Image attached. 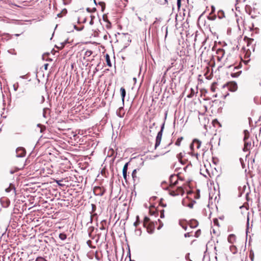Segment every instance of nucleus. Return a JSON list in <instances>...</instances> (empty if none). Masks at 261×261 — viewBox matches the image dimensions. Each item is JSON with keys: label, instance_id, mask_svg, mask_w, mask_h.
I'll use <instances>...</instances> for the list:
<instances>
[{"label": "nucleus", "instance_id": "16", "mask_svg": "<svg viewBox=\"0 0 261 261\" xmlns=\"http://www.w3.org/2000/svg\"><path fill=\"white\" fill-rule=\"evenodd\" d=\"M198 225V222L196 220H192L190 221V226L191 228H195Z\"/></svg>", "mask_w": 261, "mask_h": 261}, {"label": "nucleus", "instance_id": "64", "mask_svg": "<svg viewBox=\"0 0 261 261\" xmlns=\"http://www.w3.org/2000/svg\"><path fill=\"white\" fill-rule=\"evenodd\" d=\"M87 11H88V12H90V8H88L87 9Z\"/></svg>", "mask_w": 261, "mask_h": 261}, {"label": "nucleus", "instance_id": "47", "mask_svg": "<svg viewBox=\"0 0 261 261\" xmlns=\"http://www.w3.org/2000/svg\"><path fill=\"white\" fill-rule=\"evenodd\" d=\"M60 181H59V180H56V182L57 183V184L60 186H63V185L61 184L60 183Z\"/></svg>", "mask_w": 261, "mask_h": 261}, {"label": "nucleus", "instance_id": "22", "mask_svg": "<svg viewBox=\"0 0 261 261\" xmlns=\"http://www.w3.org/2000/svg\"><path fill=\"white\" fill-rule=\"evenodd\" d=\"M19 170V169L18 168L15 167L14 169H11L9 171V172L10 174H14V173L17 172Z\"/></svg>", "mask_w": 261, "mask_h": 261}, {"label": "nucleus", "instance_id": "6", "mask_svg": "<svg viewBox=\"0 0 261 261\" xmlns=\"http://www.w3.org/2000/svg\"><path fill=\"white\" fill-rule=\"evenodd\" d=\"M184 190L181 187H178L176 190L169 189V194L172 196L182 195L184 193Z\"/></svg>", "mask_w": 261, "mask_h": 261}, {"label": "nucleus", "instance_id": "4", "mask_svg": "<svg viewBox=\"0 0 261 261\" xmlns=\"http://www.w3.org/2000/svg\"><path fill=\"white\" fill-rule=\"evenodd\" d=\"M165 123H163L161 127L160 130L158 132L155 139V148L156 149L160 144L164 128Z\"/></svg>", "mask_w": 261, "mask_h": 261}, {"label": "nucleus", "instance_id": "25", "mask_svg": "<svg viewBox=\"0 0 261 261\" xmlns=\"http://www.w3.org/2000/svg\"><path fill=\"white\" fill-rule=\"evenodd\" d=\"M129 164V162H127L125 164L124 166H123L122 172H127V169H128V166Z\"/></svg>", "mask_w": 261, "mask_h": 261}, {"label": "nucleus", "instance_id": "38", "mask_svg": "<svg viewBox=\"0 0 261 261\" xmlns=\"http://www.w3.org/2000/svg\"><path fill=\"white\" fill-rule=\"evenodd\" d=\"M136 234H138L139 236H141V229H139L136 230Z\"/></svg>", "mask_w": 261, "mask_h": 261}, {"label": "nucleus", "instance_id": "54", "mask_svg": "<svg viewBox=\"0 0 261 261\" xmlns=\"http://www.w3.org/2000/svg\"><path fill=\"white\" fill-rule=\"evenodd\" d=\"M133 81H134L135 83H136L137 82V79L136 77H134Z\"/></svg>", "mask_w": 261, "mask_h": 261}, {"label": "nucleus", "instance_id": "11", "mask_svg": "<svg viewBox=\"0 0 261 261\" xmlns=\"http://www.w3.org/2000/svg\"><path fill=\"white\" fill-rule=\"evenodd\" d=\"M0 202L3 207L6 208L9 206L10 201L8 198L4 197L0 199Z\"/></svg>", "mask_w": 261, "mask_h": 261}, {"label": "nucleus", "instance_id": "42", "mask_svg": "<svg viewBox=\"0 0 261 261\" xmlns=\"http://www.w3.org/2000/svg\"><path fill=\"white\" fill-rule=\"evenodd\" d=\"M180 225L182 227L183 229H184L185 230L187 229V226L186 225H183L180 223Z\"/></svg>", "mask_w": 261, "mask_h": 261}, {"label": "nucleus", "instance_id": "7", "mask_svg": "<svg viewBox=\"0 0 261 261\" xmlns=\"http://www.w3.org/2000/svg\"><path fill=\"white\" fill-rule=\"evenodd\" d=\"M227 86L228 87V90L231 92H235L238 89V85L236 82H230L226 83L224 85L223 87H225Z\"/></svg>", "mask_w": 261, "mask_h": 261}, {"label": "nucleus", "instance_id": "17", "mask_svg": "<svg viewBox=\"0 0 261 261\" xmlns=\"http://www.w3.org/2000/svg\"><path fill=\"white\" fill-rule=\"evenodd\" d=\"M120 93H121V96L122 97V102H123L124 100V98H125V96L126 95V91H125V89L123 87H121L120 88Z\"/></svg>", "mask_w": 261, "mask_h": 261}, {"label": "nucleus", "instance_id": "46", "mask_svg": "<svg viewBox=\"0 0 261 261\" xmlns=\"http://www.w3.org/2000/svg\"><path fill=\"white\" fill-rule=\"evenodd\" d=\"M188 207H189L190 208H192L193 207V203H190L188 204Z\"/></svg>", "mask_w": 261, "mask_h": 261}, {"label": "nucleus", "instance_id": "59", "mask_svg": "<svg viewBox=\"0 0 261 261\" xmlns=\"http://www.w3.org/2000/svg\"><path fill=\"white\" fill-rule=\"evenodd\" d=\"M20 77L24 79L25 78V76L24 75L20 76Z\"/></svg>", "mask_w": 261, "mask_h": 261}, {"label": "nucleus", "instance_id": "26", "mask_svg": "<svg viewBox=\"0 0 261 261\" xmlns=\"http://www.w3.org/2000/svg\"><path fill=\"white\" fill-rule=\"evenodd\" d=\"M136 174H137V169H135L133 171L132 173V177L134 179V180H135V178H137Z\"/></svg>", "mask_w": 261, "mask_h": 261}, {"label": "nucleus", "instance_id": "28", "mask_svg": "<svg viewBox=\"0 0 261 261\" xmlns=\"http://www.w3.org/2000/svg\"><path fill=\"white\" fill-rule=\"evenodd\" d=\"M182 137L178 138L175 142V145L177 146H179L180 144V142L182 140Z\"/></svg>", "mask_w": 261, "mask_h": 261}, {"label": "nucleus", "instance_id": "35", "mask_svg": "<svg viewBox=\"0 0 261 261\" xmlns=\"http://www.w3.org/2000/svg\"><path fill=\"white\" fill-rule=\"evenodd\" d=\"M92 54V51L91 50H87L85 52V55L87 57H89Z\"/></svg>", "mask_w": 261, "mask_h": 261}, {"label": "nucleus", "instance_id": "9", "mask_svg": "<svg viewBox=\"0 0 261 261\" xmlns=\"http://www.w3.org/2000/svg\"><path fill=\"white\" fill-rule=\"evenodd\" d=\"M106 190L103 188H101L100 187H95L94 188V192L96 195L101 196L104 194Z\"/></svg>", "mask_w": 261, "mask_h": 261}, {"label": "nucleus", "instance_id": "21", "mask_svg": "<svg viewBox=\"0 0 261 261\" xmlns=\"http://www.w3.org/2000/svg\"><path fill=\"white\" fill-rule=\"evenodd\" d=\"M59 238L61 240H65L66 238H67V236L66 234L64 233H61L59 234Z\"/></svg>", "mask_w": 261, "mask_h": 261}, {"label": "nucleus", "instance_id": "3", "mask_svg": "<svg viewBox=\"0 0 261 261\" xmlns=\"http://www.w3.org/2000/svg\"><path fill=\"white\" fill-rule=\"evenodd\" d=\"M245 10L248 12L249 14L251 15L252 18H256L259 14V10L255 7L251 8L249 6H246Z\"/></svg>", "mask_w": 261, "mask_h": 261}, {"label": "nucleus", "instance_id": "5", "mask_svg": "<svg viewBox=\"0 0 261 261\" xmlns=\"http://www.w3.org/2000/svg\"><path fill=\"white\" fill-rule=\"evenodd\" d=\"M244 147L243 148L244 151L248 150L249 149V147L251 146V143L248 142L247 141V140L249 138V133L247 130H245L244 131Z\"/></svg>", "mask_w": 261, "mask_h": 261}, {"label": "nucleus", "instance_id": "32", "mask_svg": "<svg viewBox=\"0 0 261 261\" xmlns=\"http://www.w3.org/2000/svg\"><path fill=\"white\" fill-rule=\"evenodd\" d=\"M35 261H47V260L43 257L39 256L36 258Z\"/></svg>", "mask_w": 261, "mask_h": 261}, {"label": "nucleus", "instance_id": "52", "mask_svg": "<svg viewBox=\"0 0 261 261\" xmlns=\"http://www.w3.org/2000/svg\"><path fill=\"white\" fill-rule=\"evenodd\" d=\"M154 125H155V123H153L152 124V125H151V126H149L150 128H152V127H153V126H154Z\"/></svg>", "mask_w": 261, "mask_h": 261}, {"label": "nucleus", "instance_id": "63", "mask_svg": "<svg viewBox=\"0 0 261 261\" xmlns=\"http://www.w3.org/2000/svg\"><path fill=\"white\" fill-rule=\"evenodd\" d=\"M243 62H244V64H247V61H243Z\"/></svg>", "mask_w": 261, "mask_h": 261}, {"label": "nucleus", "instance_id": "44", "mask_svg": "<svg viewBox=\"0 0 261 261\" xmlns=\"http://www.w3.org/2000/svg\"><path fill=\"white\" fill-rule=\"evenodd\" d=\"M184 236L185 238L190 237L191 236L189 232L186 233Z\"/></svg>", "mask_w": 261, "mask_h": 261}, {"label": "nucleus", "instance_id": "8", "mask_svg": "<svg viewBox=\"0 0 261 261\" xmlns=\"http://www.w3.org/2000/svg\"><path fill=\"white\" fill-rule=\"evenodd\" d=\"M16 157L23 158L25 155L26 150L24 148L19 147L16 149Z\"/></svg>", "mask_w": 261, "mask_h": 261}, {"label": "nucleus", "instance_id": "48", "mask_svg": "<svg viewBox=\"0 0 261 261\" xmlns=\"http://www.w3.org/2000/svg\"><path fill=\"white\" fill-rule=\"evenodd\" d=\"M200 232V230H197L196 232H195V234L196 235L197 237H198V234Z\"/></svg>", "mask_w": 261, "mask_h": 261}, {"label": "nucleus", "instance_id": "33", "mask_svg": "<svg viewBox=\"0 0 261 261\" xmlns=\"http://www.w3.org/2000/svg\"><path fill=\"white\" fill-rule=\"evenodd\" d=\"M106 60L107 62V65H111L109 56L108 55H106Z\"/></svg>", "mask_w": 261, "mask_h": 261}, {"label": "nucleus", "instance_id": "45", "mask_svg": "<svg viewBox=\"0 0 261 261\" xmlns=\"http://www.w3.org/2000/svg\"><path fill=\"white\" fill-rule=\"evenodd\" d=\"M179 161L180 162V163L182 164V165H184L186 164V161H184L182 160H179Z\"/></svg>", "mask_w": 261, "mask_h": 261}, {"label": "nucleus", "instance_id": "13", "mask_svg": "<svg viewBox=\"0 0 261 261\" xmlns=\"http://www.w3.org/2000/svg\"><path fill=\"white\" fill-rule=\"evenodd\" d=\"M178 177L175 175H171L170 176L169 180L170 182V187L172 188V187L176 185L178 183Z\"/></svg>", "mask_w": 261, "mask_h": 261}, {"label": "nucleus", "instance_id": "50", "mask_svg": "<svg viewBox=\"0 0 261 261\" xmlns=\"http://www.w3.org/2000/svg\"><path fill=\"white\" fill-rule=\"evenodd\" d=\"M188 166L187 165V166H185V167L183 168V169L185 170V171H186V170H187V169L188 168Z\"/></svg>", "mask_w": 261, "mask_h": 261}, {"label": "nucleus", "instance_id": "51", "mask_svg": "<svg viewBox=\"0 0 261 261\" xmlns=\"http://www.w3.org/2000/svg\"><path fill=\"white\" fill-rule=\"evenodd\" d=\"M90 24L91 25H92L93 24V20H92V19H91V21L90 22Z\"/></svg>", "mask_w": 261, "mask_h": 261}, {"label": "nucleus", "instance_id": "2", "mask_svg": "<svg viewBox=\"0 0 261 261\" xmlns=\"http://www.w3.org/2000/svg\"><path fill=\"white\" fill-rule=\"evenodd\" d=\"M215 66H204L203 69V75L207 80H211L213 75V69L212 67Z\"/></svg>", "mask_w": 261, "mask_h": 261}, {"label": "nucleus", "instance_id": "24", "mask_svg": "<svg viewBox=\"0 0 261 261\" xmlns=\"http://www.w3.org/2000/svg\"><path fill=\"white\" fill-rule=\"evenodd\" d=\"M217 84V83L214 82L213 83L211 86V90L212 92H214L215 91L216 89V85Z\"/></svg>", "mask_w": 261, "mask_h": 261}, {"label": "nucleus", "instance_id": "62", "mask_svg": "<svg viewBox=\"0 0 261 261\" xmlns=\"http://www.w3.org/2000/svg\"><path fill=\"white\" fill-rule=\"evenodd\" d=\"M194 155L196 156V157L197 158L198 156V154L197 153L195 154Z\"/></svg>", "mask_w": 261, "mask_h": 261}, {"label": "nucleus", "instance_id": "12", "mask_svg": "<svg viewBox=\"0 0 261 261\" xmlns=\"http://www.w3.org/2000/svg\"><path fill=\"white\" fill-rule=\"evenodd\" d=\"M201 142L197 139H194L193 142L190 144V148L192 150H194V147L199 149L201 146Z\"/></svg>", "mask_w": 261, "mask_h": 261}, {"label": "nucleus", "instance_id": "34", "mask_svg": "<svg viewBox=\"0 0 261 261\" xmlns=\"http://www.w3.org/2000/svg\"><path fill=\"white\" fill-rule=\"evenodd\" d=\"M183 156L184 155L182 153L180 152L177 155V158H178V160H182Z\"/></svg>", "mask_w": 261, "mask_h": 261}, {"label": "nucleus", "instance_id": "29", "mask_svg": "<svg viewBox=\"0 0 261 261\" xmlns=\"http://www.w3.org/2000/svg\"><path fill=\"white\" fill-rule=\"evenodd\" d=\"M94 230V228L93 227H90L89 229H88V233H89V237L91 238L92 239H93V238H92L91 237V233H92V232Z\"/></svg>", "mask_w": 261, "mask_h": 261}, {"label": "nucleus", "instance_id": "49", "mask_svg": "<svg viewBox=\"0 0 261 261\" xmlns=\"http://www.w3.org/2000/svg\"><path fill=\"white\" fill-rule=\"evenodd\" d=\"M211 8H212V12H211V13H213L215 11V7L214 6H212Z\"/></svg>", "mask_w": 261, "mask_h": 261}, {"label": "nucleus", "instance_id": "40", "mask_svg": "<svg viewBox=\"0 0 261 261\" xmlns=\"http://www.w3.org/2000/svg\"><path fill=\"white\" fill-rule=\"evenodd\" d=\"M177 5L178 8L179 9L181 6V0L177 1Z\"/></svg>", "mask_w": 261, "mask_h": 261}, {"label": "nucleus", "instance_id": "1", "mask_svg": "<svg viewBox=\"0 0 261 261\" xmlns=\"http://www.w3.org/2000/svg\"><path fill=\"white\" fill-rule=\"evenodd\" d=\"M244 41L246 43V46H243L242 47V49L244 50V51H249L250 53H251V51H254V40L253 39L245 38Z\"/></svg>", "mask_w": 261, "mask_h": 261}, {"label": "nucleus", "instance_id": "27", "mask_svg": "<svg viewBox=\"0 0 261 261\" xmlns=\"http://www.w3.org/2000/svg\"><path fill=\"white\" fill-rule=\"evenodd\" d=\"M13 89L15 91H16L19 87V84L17 82L13 84Z\"/></svg>", "mask_w": 261, "mask_h": 261}, {"label": "nucleus", "instance_id": "61", "mask_svg": "<svg viewBox=\"0 0 261 261\" xmlns=\"http://www.w3.org/2000/svg\"><path fill=\"white\" fill-rule=\"evenodd\" d=\"M213 97H217V94H215V95L213 96Z\"/></svg>", "mask_w": 261, "mask_h": 261}, {"label": "nucleus", "instance_id": "23", "mask_svg": "<svg viewBox=\"0 0 261 261\" xmlns=\"http://www.w3.org/2000/svg\"><path fill=\"white\" fill-rule=\"evenodd\" d=\"M106 223V221L103 220L100 223V226L99 227V229L100 230H105L106 229V228L105 227V225L104 224Z\"/></svg>", "mask_w": 261, "mask_h": 261}, {"label": "nucleus", "instance_id": "43", "mask_svg": "<svg viewBox=\"0 0 261 261\" xmlns=\"http://www.w3.org/2000/svg\"><path fill=\"white\" fill-rule=\"evenodd\" d=\"M92 243V241L91 240H88L87 241V245L90 247H91V244Z\"/></svg>", "mask_w": 261, "mask_h": 261}, {"label": "nucleus", "instance_id": "56", "mask_svg": "<svg viewBox=\"0 0 261 261\" xmlns=\"http://www.w3.org/2000/svg\"><path fill=\"white\" fill-rule=\"evenodd\" d=\"M163 226V224H162L161 225H160L159 227L158 228V229H161V228Z\"/></svg>", "mask_w": 261, "mask_h": 261}, {"label": "nucleus", "instance_id": "18", "mask_svg": "<svg viewBox=\"0 0 261 261\" xmlns=\"http://www.w3.org/2000/svg\"><path fill=\"white\" fill-rule=\"evenodd\" d=\"M12 190L15 192V188L14 187V185L12 184H10L9 187L5 189V191L7 193H9Z\"/></svg>", "mask_w": 261, "mask_h": 261}, {"label": "nucleus", "instance_id": "37", "mask_svg": "<svg viewBox=\"0 0 261 261\" xmlns=\"http://www.w3.org/2000/svg\"><path fill=\"white\" fill-rule=\"evenodd\" d=\"M91 206H92V212H95L96 210V205L94 204H92Z\"/></svg>", "mask_w": 261, "mask_h": 261}, {"label": "nucleus", "instance_id": "57", "mask_svg": "<svg viewBox=\"0 0 261 261\" xmlns=\"http://www.w3.org/2000/svg\"><path fill=\"white\" fill-rule=\"evenodd\" d=\"M58 17H61V16H62V14H61V13H59V14H58Z\"/></svg>", "mask_w": 261, "mask_h": 261}, {"label": "nucleus", "instance_id": "15", "mask_svg": "<svg viewBox=\"0 0 261 261\" xmlns=\"http://www.w3.org/2000/svg\"><path fill=\"white\" fill-rule=\"evenodd\" d=\"M242 66H235V67L234 68V71H235L236 72L231 73V76L232 77H237L241 74V73H242V71L241 70L238 71V70Z\"/></svg>", "mask_w": 261, "mask_h": 261}, {"label": "nucleus", "instance_id": "31", "mask_svg": "<svg viewBox=\"0 0 261 261\" xmlns=\"http://www.w3.org/2000/svg\"><path fill=\"white\" fill-rule=\"evenodd\" d=\"M139 217L138 216H137L136 217V221L134 223V225L136 227H137L139 223Z\"/></svg>", "mask_w": 261, "mask_h": 261}, {"label": "nucleus", "instance_id": "58", "mask_svg": "<svg viewBox=\"0 0 261 261\" xmlns=\"http://www.w3.org/2000/svg\"><path fill=\"white\" fill-rule=\"evenodd\" d=\"M44 69H45V70H47V69H48V66H44Z\"/></svg>", "mask_w": 261, "mask_h": 261}, {"label": "nucleus", "instance_id": "10", "mask_svg": "<svg viewBox=\"0 0 261 261\" xmlns=\"http://www.w3.org/2000/svg\"><path fill=\"white\" fill-rule=\"evenodd\" d=\"M216 54L217 56H216V58H217V60L218 61H221L225 54L224 50L222 48H219L217 50Z\"/></svg>", "mask_w": 261, "mask_h": 261}, {"label": "nucleus", "instance_id": "60", "mask_svg": "<svg viewBox=\"0 0 261 261\" xmlns=\"http://www.w3.org/2000/svg\"><path fill=\"white\" fill-rule=\"evenodd\" d=\"M239 2H241V0H236V2L237 4H238Z\"/></svg>", "mask_w": 261, "mask_h": 261}, {"label": "nucleus", "instance_id": "20", "mask_svg": "<svg viewBox=\"0 0 261 261\" xmlns=\"http://www.w3.org/2000/svg\"><path fill=\"white\" fill-rule=\"evenodd\" d=\"M149 221H150L149 218L148 217L145 216L144 218L143 226H146V225H147L148 223H150L149 222Z\"/></svg>", "mask_w": 261, "mask_h": 261}, {"label": "nucleus", "instance_id": "36", "mask_svg": "<svg viewBox=\"0 0 261 261\" xmlns=\"http://www.w3.org/2000/svg\"><path fill=\"white\" fill-rule=\"evenodd\" d=\"M123 177L125 181L127 180V172H122Z\"/></svg>", "mask_w": 261, "mask_h": 261}, {"label": "nucleus", "instance_id": "30", "mask_svg": "<svg viewBox=\"0 0 261 261\" xmlns=\"http://www.w3.org/2000/svg\"><path fill=\"white\" fill-rule=\"evenodd\" d=\"M191 93L187 96V97H189V98L192 97L195 94V91H194V90L192 88L191 89Z\"/></svg>", "mask_w": 261, "mask_h": 261}, {"label": "nucleus", "instance_id": "41", "mask_svg": "<svg viewBox=\"0 0 261 261\" xmlns=\"http://www.w3.org/2000/svg\"><path fill=\"white\" fill-rule=\"evenodd\" d=\"M202 74H199V75H198V81H199V82H201V83L203 82V80H202V79H201V77H202Z\"/></svg>", "mask_w": 261, "mask_h": 261}, {"label": "nucleus", "instance_id": "55", "mask_svg": "<svg viewBox=\"0 0 261 261\" xmlns=\"http://www.w3.org/2000/svg\"><path fill=\"white\" fill-rule=\"evenodd\" d=\"M74 29H76L77 30H79V31L80 30H79V29H77V28L76 27V26L75 25H74Z\"/></svg>", "mask_w": 261, "mask_h": 261}, {"label": "nucleus", "instance_id": "53", "mask_svg": "<svg viewBox=\"0 0 261 261\" xmlns=\"http://www.w3.org/2000/svg\"><path fill=\"white\" fill-rule=\"evenodd\" d=\"M228 95H229V93H228L227 94L223 95V98H225L226 97V96H228Z\"/></svg>", "mask_w": 261, "mask_h": 261}, {"label": "nucleus", "instance_id": "39", "mask_svg": "<svg viewBox=\"0 0 261 261\" xmlns=\"http://www.w3.org/2000/svg\"><path fill=\"white\" fill-rule=\"evenodd\" d=\"M144 67V72L146 71V66H140V73L143 70Z\"/></svg>", "mask_w": 261, "mask_h": 261}, {"label": "nucleus", "instance_id": "14", "mask_svg": "<svg viewBox=\"0 0 261 261\" xmlns=\"http://www.w3.org/2000/svg\"><path fill=\"white\" fill-rule=\"evenodd\" d=\"M144 227L146 228L147 231L149 234H152L154 232L155 225L153 222L149 223L146 225V226Z\"/></svg>", "mask_w": 261, "mask_h": 261}, {"label": "nucleus", "instance_id": "19", "mask_svg": "<svg viewBox=\"0 0 261 261\" xmlns=\"http://www.w3.org/2000/svg\"><path fill=\"white\" fill-rule=\"evenodd\" d=\"M235 240V236L234 234H230L228 237V241L230 243H233Z\"/></svg>", "mask_w": 261, "mask_h": 261}]
</instances>
